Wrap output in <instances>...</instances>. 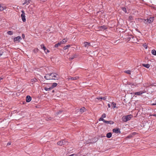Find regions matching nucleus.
Segmentation results:
<instances>
[{
	"label": "nucleus",
	"instance_id": "nucleus-17",
	"mask_svg": "<svg viewBox=\"0 0 156 156\" xmlns=\"http://www.w3.org/2000/svg\"><path fill=\"white\" fill-rule=\"evenodd\" d=\"M142 66L144 67H146V68H149L150 66L149 65V64H142Z\"/></svg>",
	"mask_w": 156,
	"mask_h": 156
},
{
	"label": "nucleus",
	"instance_id": "nucleus-13",
	"mask_svg": "<svg viewBox=\"0 0 156 156\" xmlns=\"http://www.w3.org/2000/svg\"><path fill=\"white\" fill-rule=\"evenodd\" d=\"M77 57V55H76V54H73L69 58V59H70V60H72L74 58H75Z\"/></svg>",
	"mask_w": 156,
	"mask_h": 156
},
{
	"label": "nucleus",
	"instance_id": "nucleus-25",
	"mask_svg": "<svg viewBox=\"0 0 156 156\" xmlns=\"http://www.w3.org/2000/svg\"><path fill=\"white\" fill-rule=\"evenodd\" d=\"M70 45H66V46H65L64 48V50H66V49H67L69 48L70 47Z\"/></svg>",
	"mask_w": 156,
	"mask_h": 156
},
{
	"label": "nucleus",
	"instance_id": "nucleus-22",
	"mask_svg": "<svg viewBox=\"0 0 156 156\" xmlns=\"http://www.w3.org/2000/svg\"><path fill=\"white\" fill-rule=\"evenodd\" d=\"M124 72L125 73L129 74H130L131 73V71L130 70H125Z\"/></svg>",
	"mask_w": 156,
	"mask_h": 156
},
{
	"label": "nucleus",
	"instance_id": "nucleus-5",
	"mask_svg": "<svg viewBox=\"0 0 156 156\" xmlns=\"http://www.w3.org/2000/svg\"><path fill=\"white\" fill-rule=\"evenodd\" d=\"M22 14L21 15V16L22 18V21L24 22L26 21V19L25 18V12L24 11L22 10L21 11Z\"/></svg>",
	"mask_w": 156,
	"mask_h": 156
},
{
	"label": "nucleus",
	"instance_id": "nucleus-47",
	"mask_svg": "<svg viewBox=\"0 0 156 156\" xmlns=\"http://www.w3.org/2000/svg\"><path fill=\"white\" fill-rule=\"evenodd\" d=\"M144 47L145 48V49L147 48V47L146 46V45H145L144 46Z\"/></svg>",
	"mask_w": 156,
	"mask_h": 156
},
{
	"label": "nucleus",
	"instance_id": "nucleus-33",
	"mask_svg": "<svg viewBox=\"0 0 156 156\" xmlns=\"http://www.w3.org/2000/svg\"><path fill=\"white\" fill-rule=\"evenodd\" d=\"M99 121H103L104 122H105V119H103V118L102 117H101L99 119Z\"/></svg>",
	"mask_w": 156,
	"mask_h": 156
},
{
	"label": "nucleus",
	"instance_id": "nucleus-18",
	"mask_svg": "<svg viewBox=\"0 0 156 156\" xmlns=\"http://www.w3.org/2000/svg\"><path fill=\"white\" fill-rule=\"evenodd\" d=\"M104 122L107 124H113L114 123L113 121H107L106 120H105V121Z\"/></svg>",
	"mask_w": 156,
	"mask_h": 156
},
{
	"label": "nucleus",
	"instance_id": "nucleus-28",
	"mask_svg": "<svg viewBox=\"0 0 156 156\" xmlns=\"http://www.w3.org/2000/svg\"><path fill=\"white\" fill-rule=\"evenodd\" d=\"M61 44H60V42H58V43L56 44H55V47H57L59 46H60Z\"/></svg>",
	"mask_w": 156,
	"mask_h": 156
},
{
	"label": "nucleus",
	"instance_id": "nucleus-21",
	"mask_svg": "<svg viewBox=\"0 0 156 156\" xmlns=\"http://www.w3.org/2000/svg\"><path fill=\"white\" fill-rule=\"evenodd\" d=\"M52 88H51V87H45L44 88V90L46 91H48L50 90H51L52 89Z\"/></svg>",
	"mask_w": 156,
	"mask_h": 156
},
{
	"label": "nucleus",
	"instance_id": "nucleus-35",
	"mask_svg": "<svg viewBox=\"0 0 156 156\" xmlns=\"http://www.w3.org/2000/svg\"><path fill=\"white\" fill-rule=\"evenodd\" d=\"M106 117V115L104 113L101 116V117L103 118H105Z\"/></svg>",
	"mask_w": 156,
	"mask_h": 156
},
{
	"label": "nucleus",
	"instance_id": "nucleus-34",
	"mask_svg": "<svg viewBox=\"0 0 156 156\" xmlns=\"http://www.w3.org/2000/svg\"><path fill=\"white\" fill-rule=\"evenodd\" d=\"M88 42H85L84 43V46L85 47H88Z\"/></svg>",
	"mask_w": 156,
	"mask_h": 156
},
{
	"label": "nucleus",
	"instance_id": "nucleus-38",
	"mask_svg": "<svg viewBox=\"0 0 156 156\" xmlns=\"http://www.w3.org/2000/svg\"><path fill=\"white\" fill-rule=\"evenodd\" d=\"M22 37L23 39H24L25 37V35L24 34H22Z\"/></svg>",
	"mask_w": 156,
	"mask_h": 156
},
{
	"label": "nucleus",
	"instance_id": "nucleus-32",
	"mask_svg": "<svg viewBox=\"0 0 156 156\" xmlns=\"http://www.w3.org/2000/svg\"><path fill=\"white\" fill-rule=\"evenodd\" d=\"M102 99H103L102 97L97 98H96L95 101H97V99H98V100H100L101 101Z\"/></svg>",
	"mask_w": 156,
	"mask_h": 156
},
{
	"label": "nucleus",
	"instance_id": "nucleus-26",
	"mask_svg": "<svg viewBox=\"0 0 156 156\" xmlns=\"http://www.w3.org/2000/svg\"><path fill=\"white\" fill-rule=\"evenodd\" d=\"M112 105L114 108H116V104L115 103L113 102L112 103Z\"/></svg>",
	"mask_w": 156,
	"mask_h": 156
},
{
	"label": "nucleus",
	"instance_id": "nucleus-8",
	"mask_svg": "<svg viewBox=\"0 0 156 156\" xmlns=\"http://www.w3.org/2000/svg\"><path fill=\"white\" fill-rule=\"evenodd\" d=\"M146 92H144L142 91H141L139 92H135L134 94L137 95H140L142 94H143L145 93Z\"/></svg>",
	"mask_w": 156,
	"mask_h": 156
},
{
	"label": "nucleus",
	"instance_id": "nucleus-46",
	"mask_svg": "<svg viewBox=\"0 0 156 156\" xmlns=\"http://www.w3.org/2000/svg\"><path fill=\"white\" fill-rule=\"evenodd\" d=\"M47 0H41V1L42 2H44L46 1Z\"/></svg>",
	"mask_w": 156,
	"mask_h": 156
},
{
	"label": "nucleus",
	"instance_id": "nucleus-44",
	"mask_svg": "<svg viewBox=\"0 0 156 156\" xmlns=\"http://www.w3.org/2000/svg\"><path fill=\"white\" fill-rule=\"evenodd\" d=\"M11 143L10 142H9L7 143V145H11Z\"/></svg>",
	"mask_w": 156,
	"mask_h": 156
},
{
	"label": "nucleus",
	"instance_id": "nucleus-49",
	"mask_svg": "<svg viewBox=\"0 0 156 156\" xmlns=\"http://www.w3.org/2000/svg\"><path fill=\"white\" fill-rule=\"evenodd\" d=\"M51 117L48 118V120H51Z\"/></svg>",
	"mask_w": 156,
	"mask_h": 156
},
{
	"label": "nucleus",
	"instance_id": "nucleus-9",
	"mask_svg": "<svg viewBox=\"0 0 156 156\" xmlns=\"http://www.w3.org/2000/svg\"><path fill=\"white\" fill-rule=\"evenodd\" d=\"M79 78V77L78 76H76L75 77H69L68 78V79L71 80H76L78 79Z\"/></svg>",
	"mask_w": 156,
	"mask_h": 156
},
{
	"label": "nucleus",
	"instance_id": "nucleus-41",
	"mask_svg": "<svg viewBox=\"0 0 156 156\" xmlns=\"http://www.w3.org/2000/svg\"><path fill=\"white\" fill-rule=\"evenodd\" d=\"M151 105H156V101H155V103L152 104H151Z\"/></svg>",
	"mask_w": 156,
	"mask_h": 156
},
{
	"label": "nucleus",
	"instance_id": "nucleus-52",
	"mask_svg": "<svg viewBox=\"0 0 156 156\" xmlns=\"http://www.w3.org/2000/svg\"><path fill=\"white\" fill-rule=\"evenodd\" d=\"M144 86H146V87H147V86H146V85H144Z\"/></svg>",
	"mask_w": 156,
	"mask_h": 156
},
{
	"label": "nucleus",
	"instance_id": "nucleus-15",
	"mask_svg": "<svg viewBox=\"0 0 156 156\" xmlns=\"http://www.w3.org/2000/svg\"><path fill=\"white\" fill-rule=\"evenodd\" d=\"M57 83H53L51 85V87L52 89L56 87L57 86Z\"/></svg>",
	"mask_w": 156,
	"mask_h": 156
},
{
	"label": "nucleus",
	"instance_id": "nucleus-40",
	"mask_svg": "<svg viewBox=\"0 0 156 156\" xmlns=\"http://www.w3.org/2000/svg\"><path fill=\"white\" fill-rule=\"evenodd\" d=\"M46 52H45L46 53H49L50 51L49 50H48V49H47L46 50Z\"/></svg>",
	"mask_w": 156,
	"mask_h": 156
},
{
	"label": "nucleus",
	"instance_id": "nucleus-3",
	"mask_svg": "<svg viewBox=\"0 0 156 156\" xmlns=\"http://www.w3.org/2000/svg\"><path fill=\"white\" fill-rule=\"evenodd\" d=\"M142 21L145 23H152L154 20V17H150L149 19H141Z\"/></svg>",
	"mask_w": 156,
	"mask_h": 156
},
{
	"label": "nucleus",
	"instance_id": "nucleus-23",
	"mask_svg": "<svg viewBox=\"0 0 156 156\" xmlns=\"http://www.w3.org/2000/svg\"><path fill=\"white\" fill-rule=\"evenodd\" d=\"M152 54L154 55H156V51L153 49L151 51Z\"/></svg>",
	"mask_w": 156,
	"mask_h": 156
},
{
	"label": "nucleus",
	"instance_id": "nucleus-24",
	"mask_svg": "<svg viewBox=\"0 0 156 156\" xmlns=\"http://www.w3.org/2000/svg\"><path fill=\"white\" fill-rule=\"evenodd\" d=\"M7 34L9 35H12L13 34V32L12 31H9L7 32Z\"/></svg>",
	"mask_w": 156,
	"mask_h": 156
},
{
	"label": "nucleus",
	"instance_id": "nucleus-10",
	"mask_svg": "<svg viewBox=\"0 0 156 156\" xmlns=\"http://www.w3.org/2000/svg\"><path fill=\"white\" fill-rule=\"evenodd\" d=\"M31 98L30 96H27L26 98V101L27 102H30L31 100Z\"/></svg>",
	"mask_w": 156,
	"mask_h": 156
},
{
	"label": "nucleus",
	"instance_id": "nucleus-14",
	"mask_svg": "<svg viewBox=\"0 0 156 156\" xmlns=\"http://www.w3.org/2000/svg\"><path fill=\"white\" fill-rule=\"evenodd\" d=\"M41 47L42 49H43L44 50L45 52H46V48L44 46V45L43 44H41Z\"/></svg>",
	"mask_w": 156,
	"mask_h": 156
},
{
	"label": "nucleus",
	"instance_id": "nucleus-2",
	"mask_svg": "<svg viewBox=\"0 0 156 156\" xmlns=\"http://www.w3.org/2000/svg\"><path fill=\"white\" fill-rule=\"evenodd\" d=\"M133 116L131 115L123 116L122 118V120L123 122H126L129 120Z\"/></svg>",
	"mask_w": 156,
	"mask_h": 156
},
{
	"label": "nucleus",
	"instance_id": "nucleus-39",
	"mask_svg": "<svg viewBox=\"0 0 156 156\" xmlns=\"http://www.w3.org/2000/svg\"><path fill=\"white\" fill-rule=\"evenodd\" d=\"M34 51H35V52H37V51H38V48H35L34 50Z\"/></svg>",
	"mask_w": 156,
	"mask_h": 156
},
{
	"label": "nucleus",
	"instance_id": "nucleus-1",
	"mask_svg": "<svg viewBox=\"0 0 156 156\" xmlns=\"http://www.w3.org/2000/svg\"><path fill=\"white\" fill-rule=\"evenodd\" d=\"M58 74L55 73H52L47 74L44 76L45 79L47 80H58V78L57 76Z\"/></svg>",
	"mask_w": 156,
	"mask_h": 156
},
{
	"label": "nucleus",
	"instance_id": "nucleus-20",
	"mask_svg": "<svg viewBox=\"0 0 156 156\" xmlns=\"http://www.w3.org/2000/svg\"><path fill=\"white\" fill-rule=\"evenodd\" d=\"M85 110V108L84 107H83L80 109V111L81 112V113H82Z\"/></svg>",
	"mask_w": 156,
	"mask_h": 156
},
{
	"label": "nucleus",
	"instance_id": "nucleus-29",
	"mask_svg": "<svg viewBox=\"0 0 156 156\" xmlns=\"http://www.w3.org/2000/svg\"><path fill=\"white\" fill-rule=\"evenodd\" d=\"M133 135V134H131V133L130 134H129V135H128V136H127L126 137V138H131L133 137V136H132Z\"/></svg>",
	"mask_w": 156,
	"mask_h": 156
},
{
	"label": "nucleus",
	"instance_id": "nucleus-43",
	"mask_svg": "<svg viewBox=\"0 0 156 156\" xmlns=\"http://www.w3.org/2000/svg\"><path fill=\"white\" fill-rule=\"evenodd\" d=\"M150 116H153L156 117V114H152V115H151Z\"/></svg>",
	"mask_w": 156,
	"mask_h": 156
},
{
	"label": "nucleus",
	"instance_id": "nucleus-42",
	"mask_svg": "<svg viewBox=\"0 0 156 156\" xmlns=\"http://www.w3.org/2000/svg\"><path fill=\"white\" fill-rule=\"evenodd\" d=\"M103 99L104 100H105L106 99V97H104L103 98Z\"/></svg>",
	"mask_w": 156,
	"mask_h": 156
},
{
	"label": "nucleus",
	"instance_id": "nucleus-48",
	"mask_svg": "<svg viewBox=\"0 0 156 156\" xmlns=\"http://www.w3.org/2000/svg\"><path fill=\"white\" fill-rule=\"evenodd\" d=\"M88 46H90V43L88 42Z\"/></svg>",
	"mask_w": 156,
	"mask_h": 156
},
{
	"label": "nucleus",
	"instance_id": "nucleus-19",
	"mask_svg": "<svg viewBox=\"0 0 156 156\" xmlns=\"http://www.w3.org/2000/svg\"><path fill=\"white\" fill-rule=\"evenodd\" d=\"M112 136V134L111 133H107L106 135V136L108 138H110Z\"/></svg>",
	"mask_w": 156,
	"mask_h": 156
},
{
	"label": "nucleus",
	"instance_id": "nucleus-11",
	"mask_svg": "<svg viewBox=\"0 0 156 156\" xmlns=\"http://www.w3.org/2000/svg\"><path fill=\"white\" fill-rule=\"evenodd\" d=\"M37 79L34 78L30 80V83H31L32 84H34L35 82H37Z\"/></svg>",
	"mask_w": 156,
	"mask_h": 156
},
{
	"label": "nucleus",
	"instance_id": "nucleus-31",
	"mask_svg": "<svg viewBox=\"0 0 156 156\" xmlns=\"http://www.w3.org/2000/svg\"><path fill=\"white\" fill-rule=\"evenodd\" d=\"M122 9L123 11L125 13L127 12V11L126 10V9L125 7H122Z\"/></svg>",
	"mask_w": 156,
	"mask_h": 156
},
{
	"label": "nucleus",
	"instance_id": "nucleus-50",
	"mask_svg": "<svg viewBox=\"0 0 156 156\" xmlns=\"http://www.w3.org/2000/svg\"><path fill=\"white\" fill-rule=\"evenodd\" d=\"M104 26H103L101 27H102V28H104Z\"/></svg>",
	"mask_w": 156,
	"mask_h": 156
},
{
	"label": "nucleus",
	"instance_id": "nucleus-27",
	"mask_svg": "<svg viewBox=\"0 0 156 156\" xmlns=\"http://www.w3.org/2000/svg\"><path fill=\"white\" fill-rule=\"evenodd\" d=\"M5 9V7H3L1 5H0V10L2 11L4 10Z\"/></svg>",
	"mask_w": 156,
	"mask_h": 156
},
{
	"label": "nucleus",
	"instance_id": "nucleus-36",
	"mask_svg": "<svg viewBox=\"0 0 156 156\" xmlns=\"http://www.w3.org/2000/svg\"><path fill=\"white\" fill-rule=\"evenodd\" d=\"M62 112V111H59L58 112H57L56 113V114L57 115H58L59 114H60Z\"/></svg>",
	"mask_w": 156,
	"mask_h": 156
},
{
	"label": "nucleus",
	"instance_id": "nucleus-16",
	"mask_svg": "<svg viewBox=\"0 0 156 156\" xmlns=\"http://www.w3.org/2000/svg\"><path fill=\"white\" fill-rule=\"evenodd\" d=\"M67 41V40L66 39H64L62 40L60 42L61 44H63L66 43Z\"/></svg>",
	"mask_w": 156,
	"mask_h": 156
},
{
	"label": "nucleus",
	"instance_id": "nucleus-6",
	"mask_svg": "<svg viewBox=\"0 0 156 156\" xmlns=\"http://www.w3.org/2000/svg\"><path fill=\"white\" fill-rule=\"evenodd\" d=\"M22 39L21 37L20 36H18L17 37H15L13 39V41L14 42L18 41L20 42V41Z\"/></svg>",
	"mask_w": 156,
	"mask_h": 156
},
{
	"label": "nucleus",
	"instance_id": "nucleus-37",
	"mask_svg": "<svg viewBox=\"0 0 156 156\" xmlns=\"http://www.w3.org/2000/svg\"><path fill=\"white\" fill-rule=\"evenodd\" d=\"M136 134V132H133V133H131V134H133L132 135L133 136L135 135Z\"/></svg>",
	"mask_w": 156,
	"mask_h": 156
},
{
	"label": "nucleus",
	"instance_id": "nucleus-30",
	"mask_svg": "<svg viewBox=\"0 0 156 156\" xmlns=\"http://www.w3.org/2000/svg\"><path fill=\"white\" fill-rule=\"evenodd\" d=\"M3 52V50L2 49L0 50V57L2 55Z\"/></svg>",
	"mask_w": 156,
	"mask_h": 156
},
{
	"label": "nucleus",
	"instance_id": "nucleus-4",
	"mask_svg": "<svg viewBox=\"0 0 156 156\" xmlns=\"http://www.w3.org/2000/svg\"><path fill=\"white\" fill-rule=\"evenodd\" d=\"M67 144V141L66 140H62L59 141L57 143V144L59 146H62L63 145H66Z\"/></svg>",
	"mask_w": 156,
	"mask_h": 156
},
{
	"label": "nucleus",
	"instance_id": "nucleus-7",
	"mask_svg": "<svg viewBox=\"0 0 156 156\" xmlns=\"http://www.w3.org/2000/svg\"><path fill=\"white\" fill-rule=\"evenodd\" d=\"M30 0H22V1L23 4V5H25V4L28 5L29 3H30Z\"/></svg>",
	"mask_w": 156,
	"mask_h": 156
},
{
	"label": "nucleus",
	"instance_id": "nucleus-51",
	"mask_svg": "<svg viewBox=\"0 0 156 156\" xmlns=\"http://www.w3.org/2000/svg\"><path fill=\"white\" fill-rule=\"evenodd\" d=\"M54 91H54V90H52V92L53 93V92H54Z\"/></svg>",
	"mask_w": 156,
	"mask_h": 156
},
{
	"label": "nucleus",
	"instance_id": "nucleus-12",
	"mask_svg": "<svg viewBox=\"0 0 156 156\" xmlns=\"http://www.w3.org/2000/svg\"><path fill=\"white\" fill-rule=\"evenodd\" d=\"M112 131L113 132L117 133L120 132V130L119 129H113Z\"/></svg>",
	"mask_w": 156,
	"mask_h": 156
},
{
	"label": "nucleus",
	"instance_id": "nucleus-45",
	"mask_svg": "<svg viewBox=\"0 0 156 156\" xmlns=\"http://www.w3.org/2000/svg\"><path fill=\"white\" fill-rule=\"evenodd\" d=\"M108 108H110L111 107L110 105L109 104H108Z\"/></svg>",
	"mask_w": 156,
	"mask_h": 156
}]
</instances>
